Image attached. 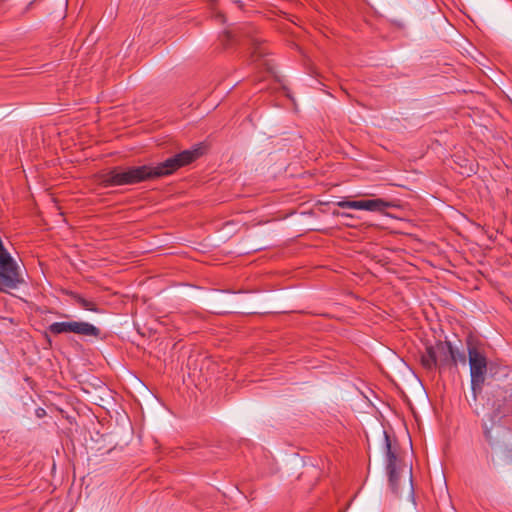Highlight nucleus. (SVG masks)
<instances>
[{"label": "nucleus", "instance_id": "obj_1", "mask_svg": "<svg viewBox=\"0 0 512 512\" xmlns=\"http://www.w3.org/2000/svg\"><path fill=\"white\" fill-rule=\"evenodd\" d=\"M199 155L198 149L185 150L156 166L143 165L126 169L113 168L101 175V183L106 187L133 185L146 180L167 176L179 168L190 164Z\"/></svg>", "mask_w": 512, "mask_h": 512}, {"label": "nucleus", "instance_id": "obj_2", "mask_svg": "<svg viewBox=\"0 0 512 512\" xmlns=\"http://www.w3.org/2000/svg\"><path fill=\"white\" fill-rule=\"evenodd\" d=\"M385 439V461L386 471L388 474L389 486L393 493L400 494L406 489L409 496H413V475L412 467L402 464L398 448L393 445L389 435L384 432Z\"/></svg>", "mask_w": 512, "mask_h": 512}, {"label": "nucleus", "instance_id": "obj_3", "mask_svg": "<svg viewBox=\"0 0 512 512\" xmlns=\"http://www.w3.org/2000/svg\"><path fill=\"white\" fill-rule=\"evenodd\" d=\"M453 360H455L453 346L449 341H437L434 345L426 346L420 356V362L427 370L451 367Z\"/></svg>", "mask_w": 512, "mask_h": 512}, {"label": "nucleus", "instance_id": "obj_4", "mask_svg": "<svg viewBox=\"0 0 512 512\" xmlns=\"http://www.w3.org/2000/svg\"><path fill=\"white\" fill-rule=\"evenodd\" d=\"M468 357L470 365L471 389L476 399L477 394L482 391L486 374L487 359L475 346L468 347Z\"/></svg>", "mask_w": 512, "mask_h": 512}, {"label": "nucleus", "instance_id": "obj_5", "mask_svg": "<svg viewBox=\"0 0 512 512\" xmlns=\"http://www.w3.org/2000/svg\"><path fill=\"white\" fill-rule=\"evenodd\" d=\"M48 330L54 335L75 333L82 336H91L96 338L100 335L99 328L83 321L54 322L49 325Z\"/></svg>", "mask_w": 512, "mask_h": 512}, {"label": "nucleus", "instance_id": "obj_6", "mask_svg": "<svg viewBox=\"0 0 512 512\" xmlns=\"http://www.w3.org/2000/svg\"><path fill=\"white\" fill-rule=\"evenodd\" d=\"M24 282L14 259L0 263V285L4 289H16Z\"/></svg>", "mask_w": 512, "mask_h": 512}, {"label": "nucleus", "instance_id": "obj_7", "mask_svg": "<svg viewBox=\"0 0 512 512\" xmlns=\"http://www.w3.org/2000/svg\"><path fill=\"white\" fill-rule=\"evenodd\" d=\"M336 205L340 208L367 211H383L384 209L392 206L389 202L381 198L368 200H341L338 201Z\"/></svg>", "mask_w": 512, "mask_h": 512}, {"label": "nucleus", "instance_id": "obj_8", "mask_svg": "<svg viewBox=\"0 0 512 512\" xmlns=\"http://www.w3.org/2000/svg\"><path fill=\"white\" fill-rule=\"evenodd\" d=\"M80 306L83 309L91 311V312H96V313L99 312L96 303L94 301L86 299L84 297L80 301Z\"/></svg>", "mask_w": 512, "mask_h": 512}, {"label": "nucleus", "instance_id": "obj_9", "mask_svg": "<svg viewBox=\"0 0 512 512\" xmlns=\"http://www.w3.org/2000/svg\"><path fill=\"white\" fill-rule=\"evenodd\" d=\"M453 355L455 360L451 362V366H456L458 363L465 364L466 363V356L463 352L458 351L457 349L453 348Z\"/></svg>", "mask_w": 512, "mask_h": 512}, {"label": "nucleus", "instance_id": "obj_10", "mask_svg": "<svg viewBox=\"0 0 512 512\" xmlns=\"http://www.w3.org/2000/svg\"><path fill=\"white\" fill-rule=\"evenodd\" d=\"M63 293L68 295L69 297H71L77 304L80 305V301L82 300L83 296H81L80 294H78L76 292L69 291V290H64Z\"/></svg>", "mask_w": 512, "mask_h": 512}, {"label": "nucleus", "instance_id": "obj_11", "mask_svg": "<svg viewBox=\"0 0 512 512\" xmlns=\"http://www.w3.org/2000/svg\"><path fill=\"white\" fill-rule=\"evenodd\" d=\"M234 37H235V35L232 32H230V31L225 32L224 39H223L224 44L228 45V41L232 40Z\"/></svg>", "mask_w": 512, "mask_h": 512}, {"label": "nucleus", "instance_id": "obj_12", "mask_svg": "<svg viewBox=\"0 0 512 512\" xmlns=\"http://www.w3.org/2000/svg\"><path fill=\"white\" fill-rule=\"evenodd\" d=\"M341 216H342V217H344V218H352V217H353V216H352L351 214H349V213H342V214H341Z\"/></svg>", "mask_w": 512, "mask_h": 512}, {"label": "nucleus", "instance_id": "obj_13", "mask_svg": "<svg viewBox=\"0 0 512 512\" xmlns=\"http://www.w3.org/2000/svg\"><path fill=\"white\" fill-rule=\"evenodd\" d=\"M1 290H4V289L0 287V291H1Z\"/></svg>", "mask_w": 512, "mask_h": 512}]
</instances>
